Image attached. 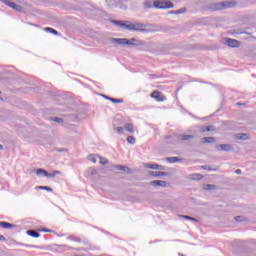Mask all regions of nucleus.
I'll use <instances>...</instances> for the list:
<instances>
[{"instance_id":"obj_24","label":"nucleus","mask_w":256,"mask_h":256,"mask_svg":"<svg viewBox=\"0 0 256 256\" xmlns=\"http://www.w3.org/2000/svg\"><path fill=\"white\" fill-rule=\"evenodd\" d=\"M236 139H239L240 141H246V139H247V134H243V133L237 134V135H236Z\"/></svg>"},{"instance_id":"obj_28","label":"nucleus","mask_w":256,"mask_h":256,"mask_svg":"<svg viewBox=\"0 0 256 256\" xmlns=\"http://www.w3.org/2000/svg\"><path fill=\"white\" fill-rule=\"evenodd\" d=\"M181 217H183V219H187L188 221H195L196 223L199 221L197 220V218L187 216V215H182Z\"/></svg>"},{"instance_id":"obj_20","label":"nucleus","mask_w":256,"mask_h":256,"mask_svg":"<svg viewBox=\"0 0 256 256\" xmlns=\"http://www.w3.org/2000/svg\"><path fill=\"white\" fill-rule=\"evenodd\" d=\"M2 3H4V5H7L8 7H10V9H13V7H15V2H11L9 0H0Z\"/></svg>"},{"instance_id":"obj_15","label":"nucleus","mask_w":256,"mask_h":256,"mask_svg":"<svg viewBox=\"0 0 256 256\" xmlns=\"http://www.w3.org/2000/svg\"><path fill=\"white\" fill-rule=\"evenodd\" d=\"M151 97L153 99H156L157 101H163V99H161V93L159 91L152 92Z\"/></svg>"},{"instance_id":"obj_18","label":"nucleus","mask_w":256,"mask_h":256,"mask_svg":"<svg viewBox=\"0 0 256 256\" xmlns=\"http://www.w3.org/2000/svg\"><path fill=\"white\" fill-rule=\"evenodd\" d=\"M179 139H180V141H189V139H195V136H193V135H180Z\"/></svg>"},{"instance_id":"obj_21","label":"nucleus","mask_w":256,"mask_h":256,"mask_svg":"<svg viewBox=\"0 0 256 256\" xmlns=\"http://www.w3.org/2000/svg\"><path fill=\"white\" fill-rule=\"evenodd\" d=\"M202 143H215V138L213 137H204L202 138Z\"/></svg>"},{"instance_id":"obj_3","label":"nucleus","mask_w":256,"mask_h":256,"mask_svg":"<svg viewBox=\"0 0 256 256\" xmlns=\"http://www.w3.org/2000/svg\"><path fill=\"white\" fill-rule=\"evenodd\" d=\"M145 27H147V25L143 23L129 22L127 26V31H145Z\"/></svg>"},{"instance_id":"obj_2","label":"nucleus","mask_w":256,"mask_h":256,"mask_svg":"<svg viewBox=\"0 0 256 256\" xmlns=\"http://www.w3.org/2000/svg\"><path fill=\"white\" fill-rule=\"evenodd\" d=\"M144 7H145V9H151L152 7H154L155 9H173V7H175V5L173 4V2H171L169 0H167V1L156 0L154 2L146 1L144 3Z\"/></svg>"},{"instance_id":"obj_32","label":"nucleus","mask_w":256,"mask_h":256,"mask_svg":"<svg viewBox=\"0 0 256 256\" xmlns=\"http://www.w3.org/2000/svg\"><path fill=\"white\" fill-rule=\"evenodd\" d=\"M203 133L213 131V126H205L202 128Z\"/></svg>"},{"instance_id":"obj_13","label":"nucleus","mask_w":256,"mask_h":256,"mask_svg":"<svg viewBox=\"0 0 256 256\" xmlns=\"http://www.w3.org/2000/svg\"><path fill=\"white\" fill-rule=\"evenodd\" d=\"M0 227H2V229H13V227H15V225H13L9 222H0Z\"/></svg>"},{"instance_id":"obj_33","label":"nucleus","mask_w":256,"mask_h":256,"mask_svg":"<svg viewBox=\"0 0 256 256\" xmlns=\"http://www.w3.org/2000/svg\"><path fill=\"white\" fill-rule=\"evenodd\" d=\"M51 121H54V123H63V120L59 117H52Z\"/></svg>"},{"instance_id":"obj_19","label":"nucleus","mask_w":256,"mask_h":256,"mask_svg":"<svg viewBox=\"0 0 256 256\" xmlns=\"http://www.w3.org/2000/svg\"><path fill=\"white\" fill-rule=\"evenodd\" d=\"M165 159L168 163H179L181 161L178 157H167Z\"/></svg>"},{"instance_id":"obj_44","label":"nucleus","mask_w":256,"mask_h":256,"mask_svg":"<svg viewBox=\"0 0 256 256\" xmlns=\"http://www.w3.org/2000/svg\"><path fill=\"white\" fill-rule=\"evenodd\" d=\"M3 149V145L0 144V150Z\"/></svg>"},{"instance_id":"obj_29","label":"nucleus","mask_w":256,"mask_h":256,"mask_svg":"<svg viewBox=\"0 0 256 256\" xmlns=\"http://www.w3.org/2000/svg\"><path fill=\"white\" fill-rule=\"evenodd\" d=\"M127 142L130 143V145H135V137L128 136L127 137Z\"/></svg>"},{"instance_id":"obj_10","label":"nucleus","mask_w":256,"mask_h":256,"mask_svg":"<svg viewBox=\"0 0 256 256\" xmlns=\"http://www.w3.org/2000/svg\"><path fill=\"white\" fill-rule=\"evenodd\" d=\"M150 185H153V187H167V182L163 180H154L150 182Z\"/></svg>"},{"instance_id":"obj_34","label":"nucleus","mask_w":256,"mask_h":256,"mask_svg":"<svg viewBox=\"0 0 256 256\" xmlns=\"http://www.w3.org/2000/svg\"><path fill=\"white\" fill-rule=\"evenodd\" d=\"M115 129V131H117V133L119 134V135H123V133H124V129H123V127H116V128H114Z\"/></svg>"},{"instance_id":"obj_27","label":"nucleus","mask_w":256,"mask_h":256,"mask_svg":"<svg viewBox=\"0 0 256 256\" xmlns=\"http://www.w3.org/2000/svg\"><path fill=\"white\" fill-rule=\"evenodd\" d=\"M191 179L193 181H199V180L203 179V176H201V174H193Z\"/></svg>"},{"instance_id":"obj_26","label":"nucleus","mask_w":256,"mask_h":256,"mask_svg":"<svg viewBox=\"0 0 256 256\" xmlns=\"http://www.w3.org/2000/svg\"><path fill=\"white\" fill-rule=\"evenodd\" d=\"M98 162L100 163V165H107V163H109V160L100 156Z\"/></svg>"},{"instance_id":"obj_5","label":"nucleus","mask_w":256,"mask_h":256,"mask_svg":"<svg viewBox=\"0 0 256 256\" xmlns=\"http://www.w3.org/2000/svg\"><path fill=\"white\" fill-rule=\"evenodd\" d=\"M111 23L117 27H120L121 29H126V31L127 27L129 26V21L112 20Z\"/></svg>"},{"instance_id":"obj_22","label":"nucleus","mask_w":256,"mask_h":256,"mask_svg":"<svg viewBox=\"0 0 256 256\" xmlns=\"http://www.w3.org/2000/svg\"><path fill=\"white\" fill-rule=\"evenodd\" d=\"M204 189L206 191H214V189H217V186L213 185V184H207Z\"/></svg>"},{"instance_id":"obj_40","label":"nucleus","mask_w":256,"mask_h":256,"mask_svg":"<svg viewBox=\"0 0 256 256\" xmlns=\"http://www.w3.org/2000/svg\"><path fill=\"white\" fill-rule=\"evenodd\" d=\"M40 231H42L43 233H49L50 232V230H48V229H41Z\"/></svg>"},{"instance_id":"obj_16","label":"nucleus","mask_w":256,"mask_h":256,"mask_svg":"<svg viewBox=\"0 0 256 256\" xmlns=\"http://www.w3.org/2000/svg\"><path fill=\"white\" fill-rule=\"evenodd\" d=\"M99 155L97 154H92L90 156H88L89 161H91L92 163H97L99 161Z\"/></svg>"},{"instance_id":"obj_7","label":"nucleus","mask_w":256,"mask_h":256,"mask_svg":"<svg viewBox=\"0 0 256 256\" xmlns=\"http://www.w3.org/2000/svg\"><path fill=\"white\" fill-rule=\"evenodd\" d=\"M38 173H44V177H48L49 179L55 177L56 175H61V171H59V170L49 173L46 170H43L41 168L39 169Z\"/></svg>"},{"instance_id":"obj_39","label":"nucleus","mask_w":256,"mask_h":256,"mask_svg":"<svg viewBox=\"0 0 256 256\" xmlns=\"http://www.w3.org/2000/svg\"><path fill=\"white\" fill-rule=\"evenodd\" d=\"M235 173H236V175H241L242 171H241V169H237V170L235 171Z\"/></svg>"},{"instance_id":"obj_37","label":"nucleus","mask_w":256,"mask_h":256,"mask_svg":"<svg viewBox=\"0 0 256 256\" xmlns=\"http://www.w3.org/2000/svg\"><path fill=\"white\" fill-rule=\"evenodd\" d=\"M242 219H243V217H241V216H236L235 217V221H237V222L243 221Z\"/></svg>"},{"instance_id":"obj_14","label":"nucleus","mask_w":256,"mask_h":256,"mask_svg":"<svg viewBox=\"0 0 256 256\" xmlns=\"http://www.w3.org/2000/svg\"><path fill=\"white\" fill-rule=\"evenodd\" d=\"M124 129L126 131H128V133H134L135 132V128H134L133 124H131V123L125 124Z\"/></svg>"},{"instance_id":"obj_6","label":"nucleus","mask_w":256,"mask_h":256,"mask_svg":"<svg viewBox=\"0 0 256 256\" xmlns=\"http://www.w3.org/2000/svg\"><path fill=\"white\" fill-rule=\"evenodd\" d=\"M224 44L227 45L228 47H232V48L239 47V45H240V43L237 40L231 39V38H225Z\"/></svg>"},{"instance_id":"obj_25","label":"nucleus","mask_w":256,"mask_h":256,"mask_svg":"<svg viewBox=\"0 0 256 256\" xmlns=\"http://www.w3.org/2000/svg\"><path fill=\"white\" fill-rule=\"evenodd\" d=\"M45 31H48L49 33H52L53 35H59V32H57V30H55L51 27H46Z\"/></svg>"},{"instance_id":"obj_17","label":"nucleus","mask_w":256,"mask_h":256,"mask_svg":"<svg viewBox=\"0 0 256 256\" xmlns=\"http://www.w3.org/2000/svg\"><path fill=\"white\" fill-rule=\"evenodd\" d=\"M186 11H187V9H185V8H181V9H179V10H172V11H170V13L172 14V15H181V14H183V13H186Z\"/></svg>"},{"instance_id":"obj_11","label":"nucleus","mask_w":256,"mask_h":256,"mask_svg":"<svg viewBox=\"0 0 256 256\" xmlns=\"http://www.w3.org/2000/svg\"><path fill=\"white\" fill-rule=\"evenodd\" d=\"M149 175H152V177H165L167 173L161 171H150Z\"/></svg>"},{"instance_id":"obj_12","label":"nucleus","mask_w":256,"mask_h":256,"mask_svg":"<svg viewBox=\"0 0 256 256\" xmlns=\"http://www.w3.org/2000/svg\"><path fill=\"white\" fill-rule=\"evenodd\" d=\"M27 235H29L30 237H33L34 239L41 237V234H39V232L34 230H28Z\"/></svg>"},{"instance_id":"obj_35","label":"nucleus","mask_w":256,"mask_h":256,"mask_svg":"<svg viewBox=\"0 0 256 256\" xmlns=\"http://www.w3.org/2000/svg\"><path fill=\"white\" fill-rule=\"evenodd\" d=\"M111 103H123V99H116V98H112L110 99Z\"/></svg>"},{"instance_id":"obj_38","label":"nucleus","mask_w":256,"mask_h":256,"mask_svg":"<svg viewBox=\"0 0 256 256\" xmlns=\"http://www.w3.org/2000/svg\"><path fill=\"white\" fill-rule=\"evenodd\" d=\"M36 175H43L45 177V172H39V169L36 171Z\"/></svg>"},{"instance_id":"obj_8","label":"nucleus","mask_w":256,"mask_h":256,"mask_svg":"<svg viewBox=\"0 0 256 256\" xmlns=\"http://www.w3.org/2000/svg\"><path fill=\"white\" fill-rule=\"evenodd\" d=\"M217 151H232L233 147L229 144H220L216 146Z\"/></svg>"},{"instance_id":"obj_43","label":"nucleus","mask_w":256,"mask_h":256,"mask_svg":"<svg viewBox=\"0 0 256 256\" xmlns=\"http://www.w3.org/2000/svg\"><path fill=\"white\" fill-rule=\"evenodd\" d=\"M91 173H92V175H95L96 170H95V169H92Z\"/></svg>"},{"instance_id":"obj_42","label":"nucleus","mask_w":256,"mask_h":256,"mask_svg":"<svg viewBox=\"0 0 256 256\" xmlns=\"http://www.w3.org/2000/svg\"><path fill=\"white\" fill-rule=\"evenodd\" d=\"M0 241H5V236L0 235Z\"/></svg>"},{"instance_id":"obj_9","label":"nucleus","mask_w":256,"mask_h":256,"mask_svg":"<svg viewBox=\"0 0 256 256\" xmlns=\"http://www.w3.org/2000/svg\"><path fill=\"white\" fill-rule=\"evenodd\" d=\"M146 169H158L159 171H165V166L159 164H145Z\"/></svg>"},{"instance_id":"obj_1","label":"nucleus","mask_w":256,"mask_h":256,"mask_svg":"<svg viewBox=\"0 0 256 256\" xmlns=\"http://www.w3.org/2000/svg\"><path fill=\"white\" fill-rule=\"evenodd\" d=\"M111 43L116 45H128L129 47H149V44L143 40H137L135 38H111Z\"/></svg>"},{"instance_id":"obj_41","label":"nucleus","mask_w":256,"mask_h":256,"mask_svg":"<svg viewBox=\"0 0 256 256\" xmlns=\"http://www.w3.org/2000/svg\"><path fill=\"white\" fill-rule=\"evenodd\" d=\"M103 97H104L105 99H107L108 101H111V99H113V98H111V97H109V96H105V95H103Z\"/></svg>"},{"instance_id":"obj_36","label":"nucleus","mask_w":256,"mask_h":256,"mask_svg":"<svg viewBox=\"0 0 256 256\" xmlns=\"http://www.w3.org/2000/svg\"><path fill=\"white\" fill-rule=\"evenodd\" d=\"M202 169H204L205 171H211V167L209 165L202 166Z\"/></svg>"},{"instance_id":"obj_4","label":"nucleus","mask_w":256,"mask_h":256,"mask_svg":"<svg viewBox=\"0 0 256 256\" xmlns=\"http://www.w3.org/2000/svg\"><path fill=\"white\" fill-rule=\"evenodd\" d=\"M231 7H233V3L231 2L217 3L215 4L214 11H217L218 9H229Z\"/></svg>"},{"instance_id":"obj_23","label":"nucleus","mask_w":256,"mask_h":256,"mask_svg":"<svg viewBox=\"0 0 256 256\" xmlns=\"http://www.w3.org/2000/svg\"><path fill=\"white\" fill-rule=\"evenodd\" d=\"M38 189H41L42 191H48L49 193H53V188L49 186H39Z\"/></svg>"},{"instance_id":"obj_30","label":"nucleus","mask_w":256,"mask_h":256,"mask_svg":"<svg viewBox=\"0 0 256 256\" xmlns=\"http://www.w3.org/2000/svg\"><path fill=\"white\" fill-rule=\"evenodd\" d=\"M116 169H118V171H127L129 173V168H127L126 166L118 165L116 166Z\"/></svg>"},{"instance_id":"obj_31","label":"nucleus","mask_w":256,"mask_h":256,"mask_svg":"<svg viewBox=\"0 0 256 256\" xmlns=\"http://www.w3.org/2000/svg\"><path fill=\"white\" fill-rule=\"evenodd\" d=\"M14 11L21 12L23 11V7L21 5L14 4V7L12 8Z\"/></svg>"}]
</instances>
